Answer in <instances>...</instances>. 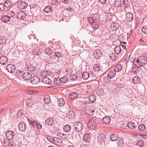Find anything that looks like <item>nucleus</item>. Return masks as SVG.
<instances>
[{
	"label": "nucleus",
	"mask_w": 147,
	"mask_h": 147,
	"mask_svg": "<svg viewBox=\"0 0 147 147\" xmlns=\"http://www.w3.org/2000/svg\"><path fill=\"white\" fill-rule=\"evenodd\" d=\"M29 71L32 74L36 75L39 72V69L37 67H34L33 65H30L28 68Z\"/></svg>",
	"instance_id": "20e7f679"
},
{
	"label": "nucleus",
	"mask_w": 147,
	"mask_h": 147,
	"mask_svg": "<svg viewBox=\"0 0 147 147\" xmlns=\"http://www.w3.org/2000/svg\"><path fill=\"white\" fill-rule=\"evenodd\" d=\"M96 93L99 96L102 95L103 94V90H98L97 91Z\"/></svg>",
	"instance_id": "4d7b16f0"
},
{
	"label": "nucleus",
	"mask_w": 147,
	"mask_h": 147,
	"mask_svg": "<svg viewBox=\"0 0 147 147\" xmlns=\"http://www.w3.org/2000/svg\"><path fill=\"white\" fill-rule=\"evenodd\" d=\"M61 83H58V84H61ZM56 85H54L52 86L51 87H49L50 88H58L60 87V85H57L58 83H55V84Z\"/></svg>",
	"instance_id": "69168bd1"
},
{
	"label": "nucleus",
	"mask_w": 147,
	"mask_h": 147,
	"mask_svg": "<svg viewBox=\"0 0 147 147\" xmlns=\"http://www.w3.org/2000/svg\"><path fill=\"white\" fill-rule=\"evenodd\" d=\"M128 127L130 129L133 130L136 127L135 125V124L132 122H129L127 124Z\"/></svg>",
	"instance_id": "bb28decb"
},
{
	"label": "nucleus",
	"mask_w": 147,
	"mask_h": 147,
	"mask_svg": "<svg viewBox=\"0 0 147 147\" xmlns=\"http://www.w3.org/2000/svg\"><path fill=\"white\" fill-rule=\"evenodd\" d=\"M73 128L74 129V131L72 132V135L76 136L77 134V132L81 131L83 129V124L80 122H76L74 123Z\"/></svg>",
	"instance_id": "f03ea898"
},
{
	"label": "nucleus",
	"mask_w": 147,
	"mask_h": 147,
	"mask_svg": "<svg viewBox=\"0 0 147 147\" xmlns=\"http://www.w3.org/2000/svg\"><path fill=\"white\" fill-rule=\"evenodd\" d=\"M44 102L47 104H49L51 102V99L50 96L49 95H46L44 98Z\"/></svg>",
	"instance_id": "473e14b6"
},
{
	"label": "nucleus",
	"mask_w": 147,
	"mask_h": 147,
	"mask_svg": "<svg viewBox=\"0 0 147 147\" xmlns=\"http://www.w3.org/2000/svg\"><path fill=\"white\" fill-rule=\"evenodd\" d=\"M7 59L5 56H2L0 57V63L4 65L6 64L7 62Z\"/></svg>",
	"instance_id": "4468645a"
},
{
	"label": "nucleus",
	"mask_w": 147,
	"mask_h": 147,
	"mask_svg": "<svg viewBox=\"0 0 147 147\" xmlns=\"http://www.w3.org/2000/svg\"><path fill=\"white\" fill-rule=\"evenodd\" d=\"M133 83H139L140 82V78L137 76H135L132 79Z\"/></svg>",
	"instance_id": "79ce46f5"
},
{
	"label": "nucleus",
	"mask_w": 147,
	"mask_h": 147,
	"mask_svg": "<svg viewBox=\"0 0 147 147\" xmlns=\"http://www.w3.org/2000/svg\"><path fill=\"white\" fill-rule=\"evenodd\" d=\"M102 121L105 124H109L110 123L111 119L108 117H105L102 119Z\"/></svg>",
	"instance_id": "aec40b11"
},
{
	"label": "nucleus",
	"mask_w": 147,
	"mask_h": 147,
	"mask_svg": "<svg viewBox=\"0 0 147 147\" xmlns=\"http://www.w3.org/2000/svg\"><path fill=\"white\" fill-rule=\"evenodd\" d=\"M10 140L9 139H6L4 140L3 144L5 146H7L11 144Z\"/></svg>",
	"instance_id": "ea45409f"
},
{
	"label": "nucleus",
	"mask_w": 147,
	"mask_h": 147,
	"mask_svg": "<svg viewBox=\"0 0 147 147\" xmlns=\"http://www.w3.org/2000/svg\"><path fill=\"white\" fill-rule=\"evenodd\" d=\"M126 42H123L120 44L119 46H121L124 49L126 50L127 49L126 45H125V44H126Z\"/></svg>",
	"instance_id": "052dcab7"
},
{
	"label": "nucleus",
	"mask_w": 147,
	"mask_h": 147,
	"mask_svg": "<svg viewBox=\"0 0 147 147\" xmlns=\"http://www.w3.org/2000/svg\"><path fill=\"white\" fill-rule=\"evenodd\" d=\"M18 127L20 131H24L26 129V125L25 123L23 122H20L19 124Z\"/></svg>",
	"instance_id": "f8f14e48"
},
{
	"label": "nucleus",
	"mask_w": 147,
	"mask_h": 147,
	"mask_svg": "<svg viewBox=\"0 0 147 147\" xmlns=\"http://www.w3.org/2000/svg\"><path fill=\"white\" fill-rule=\"evenodd\" d=\"M49 73L47 71H43L40 73V75L42 77L46 76L45 78H43L42 80L43 83H52L51 80L47 77Z\"/></svg>",
	"instance_id": "7ed1b4c3"
},
{
	"label": "nucleus",
	"mask_w": 147,
	"mask_h": 147,
	"mask_svg": "<svg viewBox=\"0 0 147 147\" xmlns=\"http://www.w3.org/2000/svg\"><path fill=\"white\" fill-rule=\"evenodd\" d=\"M78 96V94L77 93L72 92L69 94V97L72 99H75L77 98Z\"/></svg>",
	"instance_id": "c756f323"
},
{
	"label": "nucleus",
	"mask_w": 147,
	"mask_h": 147,
	"mask_svg": "<svg viewBox=\"0 0 147 147\" xmlns=\"http://www.w3.org/2000/svg\"><path fill=\"white\" fill-rule=\"evenodd\" d=\"M126 19L128 22H131L133 19V16L132 13L130 12H127L126 13Z\"/></svg>",
	"instance_id": "a211bd4d"
},
{
	"label": "nucleus",
	"mask_w": 147,
	"mask_h": 147,
	"mask_svg": "<svg viewBox=\"0 0 147 147\" xmlns=\"http://www.w3.org/2000/svg\"><path fill=\"white\" fill-rule=\"evenodd\" d=\"M33 54L36 55H39L41 54V52L39 48H37L33 50Z\"/></svg>",
	"instance_id": "393cba45"
},
{
	"label": "nucleus",
	"mask_w": 147,
	"mask_h": 147,
	"mask_svg": "<svg viewBox=\"0 0 147 147\" xmlns=\"http://www.w3.org/2000/svg\"><path fill=\"white\" fill-rule=\"evenodd\" d=\"M92 18L93 22H96L98 21V16L97 15L93 14L92 16Z\"/></svg>",
	"instance_id": "6e6d98bb"
},
{
	"label": "nucleus",
	"mask_w": 147,
	"mask_h": 147,
	"mask_svg": "<svg viewBox=\"0 0 147 147\" xmlns=\"http://www.w3.org/2000/svg\"><path fill=\"white\" fill-rule=\"evenodd\" d=\"M12 3L8 0L5 1L4 3V7H10L12 5Z\"/></svg>",
	"instance_id": "37998d69"
},
{
	"label": "nucleus",
	"mask_w": 147,
	"mask_h": 147,
	"mask_svg": "<svg viewBox=\"0 0 147 147\" xmlns=\"http://www.w3.org/2000/svg\"><path fill=\"white\" fill-rule=\"evenodd\" d=\"M116 86L118 88H122L123 86H125V84L123 83H117Z\"/></svg>",
	"instance_id": "680f3d73"
},
{
	"label": "nucleus",
	"mask_w": 147,
	"mask_h": 147,
	"mask_svg": "<svg viewBox=\"0 0 147 147\" xmlns=\"http://www.w3.org/2000/svg\"><path fill=\"white\" fill-rule=\"evenodd\" d=\"M45 52L47 54L50 55L53 53V51L50 48H47L45 50Z\"/></svg>",
	"instance_id": "c03bdc74"
},
{
	"label": "nucleus",
	"mask_w": 147,
	"mask_h": 147,
	"mask_svg": "<svg viewBox=\"0 0 147 147\" xmlns=\"http://www.w3.org/2000/svg\"><path fill=\"white\" fill-rule=\"evenodd\" d=\"M83 140L86 142H89L91 140V136L88 134H86L83 136Z\"/></svg>",
	"instance_id": "9d476101"
},
{
	"label": "nucleus",
	"mask_w": 147,
	"mask_h": 147,
	"mask_svg": "<svg viewBox=\"0 0 147 147\" xmlns=\"http://www.w3.org/2000/svg\"><path fill=\"white\" fill-rule=\"evenodd\" d=\"M6 41V39L4 37L0 36V44H3L5 43Z\"/></svg>",
	"instance_id": "603ef678"
},
{
	"label": "nucleus",
	"mask_w": 147,
	"mask_h": 147,
	"mask_svg": "<svg viewBox=\"0 0 147 147\" xmlns=\"http://www.w3.org/2000/svg\"><path fill=\"white\" fill-rule=\"evenodd\" d=\"M45 122L46 124L49 125H50L53 123L54 121L53 118H51L47 119L45 121Z\"/></svg>",
	"instance_id": "a878e982"
},
{
	"label": "nucleus",
	"mask_w": 147,
	"mask_h": 147,
	"mask_svg": "<svg viewBox=\"0 0 147 147\" xmlns=\"http://www.w3.org/2000/svg\"><path fill=\"white\" fill-rule=\"evenodd\" d=\"M57 104L59 106H62L65 104V102L63 98H60L58 100Z\"/></svg>",
	"instance_id": "b1692460"
},
{
	"label": "nucleus",
	"mask_w": 147,
	"mask_h": 147,
	"mask_svg": "<svg viewBox=\"0 0 147 147\" xmlns=\"http://www.w3.org/2000/svg\"><path fill=\"white\" fill-rule=\"evenodd\" d=\"M93 70L96 72L99 71L100 70V66L98 64H96L94 65L93 67Z\"/></svg>",
	"instance_id": "c9c22d12"
},
{
	"label": "nucleus",
	"mask_w": 147,
	"mask_h": 147,
	"mask_svg": "<svg viewBox=\"0 0 147 147\" xmlns=\"http://www.w3.org/2000/svg\"><path fill=\"white\" fill-rule=\"evenodd\" d=\"M26 16V14L23 11H20L17 13V17L18 19H23L25 18Z\"/></svg>",
	"instance_id": "1a4fd4ad"
},
{
	"label": "nucleus",
	"mask_w": 147,
	"mask_h": 147,
	"mask_svg": "<svg viewBox=\"0 0 147 147\" xmlns=\"http://www.w3.org/2000/svg\"><path fill=\"white\" fill-rule=\"evenodd\" d=\"M87 20L88 22L91 24L93 22V18L91 17H88L87 19Z\"/></svg>",
	"instance_id": "0e129e2a"
},
{
	"label": "nucleus",
	"mask_w": 147,
	"mask_h": 147,
	"mask_svg": "<svg viewBox=\"0 0 147 147\" xmlns=\"http://www.w3.org/2000/svg\"><path fill=\"white\" fill-rule=\"evenodd\" d=\"M51 3L53 5L56 6L58 5L59 1L57 0H52Z\"/></svg>",
	"instance_id": "8fccbe9b"
},
{
	"label": "nucleus",
	"mask_w": 147,
	"mask_h": 147,
	"mask_svg": "<svg viewBox=\"0 0 147 147\" xmlns=\"http://www.w3.org/2000/svg\"><path fill=\"white\" fill-rule=\"evenodd\" d=\"M91 24L93 28L95 30H96L98 28V25L97 22H93Z\"/></svg>",
	"instance_id": "a18cd8bd"
},
{
	"label": "nucleus",
	"mask_w": 147,
	"mask_h": 147,
	"mask_svg": "<svg viewBox=\"0 0 147 147\" xmlns=\"http://www.w3.org/2000/svg\"><path fill=\"white\" fill-rule=\"evenodd\" d=\"M121 51V49L120 46H117L115 48V52L117 54H119Z\"/></svg>",
	"instance_id": "58836bf2"
},
{
	"label": "nucleus",
	"mask_w": 147,
	"mask_h": 147,
	"mask_svg": "<svg viewBox=\"0 0 147 147\" xmlns=\"http://www.w3.org/2000/svg\"><path fill=\"white\" fill-rule=\"evenodd\" d=\"M5 9V7L4 5L0 4V11H3Z\"/></svg>",
	"instance_id": "338daca9"
},
{
	"label": "nucleus",
	"mask_w": 147,
	"mask_h": 147,
	"mask_svg": "<svg viewBox=\"0 0 147 147\" xmlns=\"http://www.w3.org/2000/svg\"><path fill=\"white\" fill-rule=\"evenodd\" d=\"M71 127L69 125L67 124L65 125L63 128V130L66 132H68L70 131L71 129Z\"/></svg>",
	"instance_id": "5701e85b"
},
{
	"label": "nucleus",
	"mask_w": 147,
	"mask_h": 147,
	"mask_svg": "<svg viewBox=\"0 0 147 147\" xmlns=\"http://www.w3.org/2000/svg\"><path fill=\"white\" fill-rule=\"evenodd\" d=\"M111 93L114 96L117 95L118 93L117 90L116 89L111 88Z\"/></svg>",
	"instance_id": "49530a36"
},
{
	"label": "nucleus",
	"mask_w": 147,
	"mask_h": 147,
	"mask_svg": "<svg viewBox=\"0 0 147 147\" xmlns=\"http://www.w3.org/2000/svg\"><path fill=\"white\" fill-rule=\"evenodd\" d=\"M144 144V142L141 140H139L137 142V145L140 146V147H142Z\"/></svg>",
	"instance_id": "bf43d9fd"
},
{
	"label": "nucleus",
	"mask_w": 147,
	"mask_h": 147,
	"mask_svg": "<svg viewBox=\"0 0 147 147\" xmlns=\"http://www.w3.org/2000/svg\"><path fill=\"white\" fill-rule=\"evenodd\" d=\"M89 101L91 103L94 102L96 100V97L95 96L92 95L90 96L88 98Z\"/></svg>",
	"instance_id": "72a5a7b5"
},
{
	"label": "nucleus",
	"mask_w": 147,
	"mask_h": 147,
	"mask_svg": "<svg viewBox=\"0 0 147 147\" xmlns=\"http://www.w3.org/2000/svg\"><path fill=\"white\" fill-rule=\"evenodd\" d=\"M31 76L32 74L29 72H26L22 75L23 78L25 80H29L31 77Z\"/></svg>",
	"instance_id": "dca6fc26"
},
{
	"label": "nucleus",
	"mask_w": 147,
	"mask_h": 147,
	"mask_svg": "<svg viewBox=\"0 0 147 147\" xmlns=\"http://www.w3.org/2000/svg\"><path fill=\"white\" fill-rule=\"evenodd\" d=\"M105 136L103 134H99L97 137L98 142L100 143L103 142L105 139Z\"/></svg>",
	"instance_id": "ddd939ff"
},
{
	"label": "nucleus",
	"mask_w": 147,
	"mask_h": 147,
	"mask_svg": "<svg viewBox=\"0 0 147 147\" xmlns=\"http://www.w3.org/2000/svg\"><path fill=\"white\" fill-rule=\"evenodd\" d=\"M84 111L86 113L89 115H92L94 111L93 110V108L90 107H87L84 108Z\"/></svg>",
	"instance_id": "6e6552de"
},
{
	"label": "nucleus",
	"mask_w": 147,
	"mask_h": 147,
	"mask_svg": "<svg viewBox=\"0 0 147 147\" xmlns=\"http://www.w3.org/2000/svg\"><path fill=\"white\" fill-rule=\"evenodd\" d=\"M7 14L11 17H12L15 16V13L13 11L9 10L7 11Z\"/></svg>",
	"instance_id": "e433bc0d"
},
{
	"label": "nucleus",
	"mask_w": 147,
	"mask_h": 147,
	"mask_svg": "<svg viewBox=\"0 0 147 147\" xmlns=\"http://www.w3.org/2000/svg\"><path fill=\"white\" fill-rule=\"evenodd\" d=\"M40 78L37 76H33L31 79V83L32 82L34 83H38L40 82Z\"/></svg>",
	"instance_id": "412c9836"
},
{
	"label": "nucleus",
	"mask_w": 147,
	"mask_h": 147,
	"mask_svg": "<svg viewBox=\"0 0 147 147\" xmlns=\"http://www.w3.org/2000/svg\"><path fill=\"white\" fill-rule=\"evenodd\" d=\"M138 128L139 130L142 131L145 129L146 127L144 125L141 124L139 125Z\"/></svg>",
	"instance_id": "5fc2aeb1"
},
{
	"label": "nucleus",
	"mask_w": 147,
	"mask_h": 147,
	"mask_svg": "<svg viewBox=\"0 0 147 147\" xmlns=\"http://www.w3.org/2000/svg\"><path fill=\"white\" fill-rule=\"evenodd\" d=\"M28 5L27 3L24 1L19 2L18 4V7L21 9L26 8L27 7Z\"/></svg>",
	"instance_id": "0eeeda50"
},
{
	"label": "nucleus",
	"mask_w": 147,
	"mask_h": 147,
	"mask_svg": "<svg viewBox=\"0 0 147 147\" xmlns=\"http://www.w3.org/2000/svg\"><path fill=\"white\" fill-rule=\"evenodd\" d=\"M69 78L72 80H76L77 79L78 77L75 74H71L69 77Z\"/></svg>",
	"instance_id": "de8ad7c7"
},
{
	"label": "nucleus",
	"mask_w": 147,
	"mask_h": 147,
	"mask_svg": "<svg viewBox=\"0 0 147 147\" xmlns=\"http://www.w3.org/2000/svg\"><path fill=\"white\" fill-rule=\"evenodd\" d=\"M53 142L57 145L58 146H61L63 144V142L61 139V137L59 138L57 137H54L53 138Z\"/></svg>",
	"instance_id": "39448f33"
},
{
	"label": "nucleus",
	"mask_w": 147,
	"mask_h": 147,
	"mask_svg": "<svg viewBox=\"0 0 147 147\" xmlns=\"http://www.w3.org/2000/svg\"><path fill=\"white\" fill-rule=\"evenodd\" d=\"M110 38L112 40L114 41L118 39L117 36L116 34H113L110 36Z\"/></svg>",
	"instance_id": "09e8293b"
},
{
	"label": "nucleus",
	"mask_w": 147,
	"mask_h": 147,
	"mask_svg": "<svg viewBox=\"0 0 147 147\" xmlns=\"http://www.w3.org/2000/svg\"><path fill=\"white\" fill-rule=\"evenodd\" d=\"M60 80L61 83H67L68 80V78L66 76H64L58 80Z\"/></svg>",
	"instance_id": "4c0bfd02"
},
{
	"label": "nucleus",
	"mask_w": 147,
	"mask_h": 147,
	"mask_svg": "<svg viewBox=\"0 0 147 147\" xmlns=\"http://www.w3.org/2000/svg\"><path fill=\"white\" fill-rule=\"evenodd\" d=\"M2 19L3 21L6 23L8 22L10 20L11 17L7 15V16H3Z\"/></svg>",
	"instance_id": "2f4dec72"
},
{
	"label": "nucleus",
	"mask_w": 147,
	"mask_h": 147,
	"mask_svg": "<svg viewBox=\"0 0 147 147\" xmlns=\"http://www.w3.org/2000/svg\"><path fill=\"white\" fill-rule=\"evenodd\" d=\"M30 6L31 11L34 13L36 14L38 11V6L35 4H33Z\"/></svg>",
	"instance_id": "9b49d317"
},
{
	"label": "nucleus",
	"mask_w": 147,
	"mask_h": 147,
	"mask_svg": "<svg viewBox=\"0 0 147 147\" xmlns=\"http://www.w3.org/2000/svg\"><path fill=\"white\" fill-rule=\"evenodd\" d=\"M122 4V2L121 0H115V5L116 7H118L121 6Z\"/></svg>",
	"instance_id": "3c124183"
},
{
	"label": "nucleus",
	"mask_w": 147,
	"mask_h": 147,
	"mask_svg": "<svg viewBox=\"0 0 147 147\" xmlns=\"http://www.w3.org/2000/svg\"><path fill=\"white\" fill-rule=\"evenodd\" d=\"M94 56L95 58L99 59L100 57H101L102 56L101 51L99 50L95 51L94 52Z\"/></svg>",
	"instance_id": "2eb2a0df"
},
{
	"label": "nucleus",
	"mask_w": 147,
	"mask_h": 147,
	"mask_svg": "<svg viewBox=\"0 0 147 147\" xmlns=\"http://www.w3.org/2000/svg\"><path fill=\"white\" fill-rule=\"evenodd\" d=\"M122 67H123L122 65L120 64H118L116 65L114 70L116 72H119L121 70Z\"/></svg>",
	"instance_id": "cd10ccee"
},
{
	"label": "nucleus",
	"mask_w": 147,
	"mask_h": 147,
	"mask_svg": "<svg viewBox=\"0 0 147 147\" xmlns=\"http://www.w3.org/2000/svg\"><path fill=\"white\" fill-rule=\"evenodd\" d=\"M123 4L124 5L125 8H124V9L121 8L120 9H126L128 8V9L130 7V3L128 0H123Z\"/></svg>",
	"instance_id": "6ab92c4d"
},
{
	"label": "nucleus",
	"mask_w": 147,
	"mask_h": 147,
	"mask_svg": "<svg viewBox=\"0 0 147 147\" xmlns=\"http://www.w3.org/2000/svg\"><path fill=\"white\" fill-rule=\"evenodd\" d=\"M6 136L7 139L11 140L13 138V131H8L6 132Z\"/></svg>",
	"instance_id": "f3484780"
},
{
	"label": "nucleus",
	"mask_w": 147,
	"mask_h": 147,
	"mask_svg": "<svg viewBox=\"0 0 147 147\" xmlns=\"http://www.w3.org/2000/svg\"><path fill=\"white\" fill-rule=\"evenodd\" d=\"M29 121L30 124L31 125H32L33 126H34L35 125H36L37 124V122L36 121H33V120H28Z\"/></svg>",
	"instance_id": "864d4df0"
},
{
	"label": "nucleus",
	"mask_w": 147,
	"mask_h": 147,
	"mask_svg": "<svg viewBox=\"0 0 147 147\" xmlns=\"http://www.w3.org/2000/svg\"><path fill=\"white\" fill-rule=\"evenodd\" d=\"M36 127H37L38 129H40L42 127V125H41L37 123V124L36 125Z\"/></svg>",
	"instance_id": "774afa93"
},
{
	"label": "nucleus",
	"mask_w": 147,
	"mask_h": 147,
	"mask_svg": "<svg viewBox=\"0 0 147 147\" xmlns=\"http://www.w3.org/2000/svg\"><path fill=\"white\" fill-rule=\"evenodd\" d=\"M6 69L8 72L13 73L15 71L16 67L13 65L9 64L7 66Z\"/></svg>",
	"instance_id": "423d86ee"
},
{
	"label": "nucleus",
	"mask_w": 147,
	"mask_h": 147,
	"mask_svg": "<svg viewBox=\"0 0 147 147\" xmlns=\"http://www.w3.org/2000/svg\"><path fill=\"white\" fill-rule=\"evenodd\" d=\"M118 138V137L116 134H112L110 136V138L112 141H115Z\"/></svg>",
	"instance_id": "c85d7f7f"
},
{
	"label": "nucleus",
	"mask_w": 147,
	"mask_h": 147,
	"mask_svg": "<svg viewBox=\"0 0 147 147\" xmlns=\"http://www.w3.org/2000/svg\"><path fill=\"white\" fill-rule=\"evenodd\" d=\"M145 58L143 56H141L138 58L135 59L133 61V64L140 68L144 67L147 64V61Z\"/></svg>",
	"instance_id": "f257e3e1"
},
{
	"label": "nucleus",
	"mask_w": 147,
	"mask_h": 147,
	"mask_svg": "<svg viewBox=\"0 0 147 147\" xmlns=\"http://www.w3.org/2000/svg\"><path fill=\"white\" fill-rule=\"evenodd\" d=\"M28 93L29 94H37L38 93V92L36 91L29 90L28 91Z\"/></svg>",
	"instance_id": "e2e57ef3"
},
{
	"label": "nucleus",
	"mask_w": 147,
	"mask_h": 147,
	"mask_svg": "<svg viewBox=\"0 0 147 147\" xmlns=\"http://www.w3.org/2000/svg\"><path fill=\"white\" fill-rule=\"evenodd\" d=\"M44 11L47 13H50L52 11L53 9L51 7L48 6L44 9Z\"/></svg>",
	"instance_id": "7c9ffc66"
},
{
	"label": "nucleus",
	"mask_w": 147,
	"mask_h": 147,
	"mask_svg": "<svg viewBox=\"0 0 147 147\" xmlns=\"http://www.w3.org/2000/svg\"><path fill=\"white\" fill-rule=\"evenodd\" d=\"M89 76V74L87 71L84 72L82 74V77L84 80L87 79Z\"/></svg>",
	"instance_id": "f704fd0d"
},
{
	"label": "nucleus",
	"mask_w": 147,
	"mask_h": 147,
	"mask_svg": "<svg viewBox=\"0 0 147 147\" xmlns=\"http://www.w3.org/2000/svg\"><path fill=\"white\" fill-rule=\"evenodd\" d=\"M26 103L28 107L32 106L34 104L33 100L32 99H29L27 100Z\"/></svg>",
	"instance_id": "a19ab883"
},
{
	"label": "nucleus",
	"mask_w": 147,
	"mask_h": 147,
	"mask_svg": "<svg viewBox=\"0 0 147 147\" xmlns=\"http://www.w3.org/2000/svg\"><path fill=\"white\" fill-rule=\"evenodd\" d=\"M142 31L144 33L147 34V26H143L142 28Z\"/></svg>",
	"instance_id": "13d9d810"
},
{
	"label": "nucleus",
	"mask_w": 147,
	"mask_h": 147,
	"mask_svg": "<svg viewBox=\"0 0 147 147\" xmlns=\"http://www.w3.org/2000/svg\"><path fill=\"white\" fill-rule=\"evenodd\" d=\"M116 72L114 70L110 71L108 74V78L110 79L114 78L116 75Z\"/></svg>",
	"instance_id": "4be33fe9"
}]
</instances>
